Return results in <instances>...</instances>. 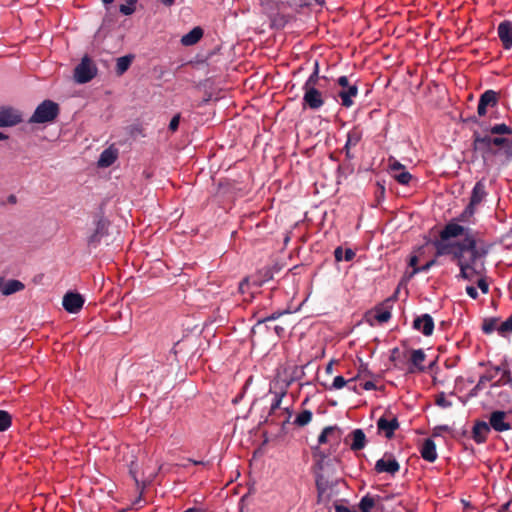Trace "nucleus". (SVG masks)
<instances>
[{
    "mask_svg": "<svg viewBox=\"0 0 512 512\" xmlns=\"http://www.w3.org/2000/svg\"><path fill=\"white\" fill-rule=\"evenodd\" d=\"M479 232L470 227L449 221L441 229L439 239L432 241L436 250V257L446 256L448 248L455 250V256L459 257L468 254L470 263H477L478 260L485 258L492 248V244L477 238Z\"/></svg>",
    "mask_w": 512,
    "mask_h": 512,
    "instance_id": "obj_1",
    "label": "nucleus"
},
{
    "mask_svg": "<svg viewBox=\"0 0 512 512\" xmlns=\"http://www.w3.org/2000/svg\"><path fill=\"white\" fill-rule=\"evenodd\" d=\"M484 133L475 134L473 152L478 153L484 163L499 159L502 163L512 161V127L502 122L485 124Z\"/></svg>",
    "mask_w": 512,
    "mask_h": 512,
    "instance_id": "obj_2",
    "label": "nucleus"
},
{
    "mask_svg": "<svg viewBox=\"0 0 512 512\" xmlns=\"http://www.w3.org/2000/svg\"><path fill=\"white\" fill-rule=\"evenodd\" d=\"M340 462L337 456H334L331 461L328 462H323V460L315 461V484L319 495L324 494L327 490L332 489L339 483L340 477L337 473V466Z\"/></svg>",
    "mask_w": 512,
    "mask_h": 512,
    "instance_id": "obj_3",
    "label": "nucleus"
},
{
    "mask_svg": "<svg viewBox=\"0 0 512 512\" xmlns=\"http://www.w3.org/2000/svg\"><path fill=\"white\" fill-rule=\"evenodd\" d=\"M111 222L103 215V213H97L94 216L93 228L87 235V245L89 248H97L102 242L109 244L110 233L109 229Z\"/></svg>",
    "mask_w": 512,
    "mask_h": 512,
    "instance_id": "obj_4",
    "label": "nucleus"
},
{
    "mask_svg": "<svg viewBox=\"0 0 512 512\" xmlns=\"http://www.w3.org/2000/svg\"><path fill=\"white\" fill-rule=\"evenodd\" d=\"M60 107L58 103L46 99L42 101L35 109L28 120L29 124L52 123L59 115Z\"/></svg>",
    "mask_w": 512,
    "mask_h": 512,
    "instance_id": "obj_5",
    "label": "nucleus"
},
{
    "mask_svg": "<svg viewBox=\"0 0 512 512\" xmlns=\"http://www.w3.org/2000/svg\"><path fill=\"white\" fill-rule=\"evenodd\" d=\"M303 109H310L313 111L319 110L325 103L324 97L318 86L303 85Z\"/></svg>",
    "mask_w": 512,
    "mask_h": 512,
    "instance_id": "obj_6",
    "label": "nucleus"
},
{
    "mask_svg": "<svg viewBox=\"0 0 512 512\" xmlns=\"http://www.w3.org/2000/svg\"><path fill=\"white\" fill-rule=\"evenodd\" d=\"M97 71L96 65L85 55L74 69V79L79 84L88 83L97 75Z\"/></svg>",
    "mask_w": 512,
    "mask_h": 512,
    "instance_id": "obj_7",
    "label": "nucleus"
},
{
    "mask_svg": "<svg viewBox=\"0 0 512 512\" xmlns=\"http://www.w3.org/2000/svg\"><path fill=\"white\" fill-rule=\"evenodd\" d=\"M500 101L499 92L488 89L480 94L477 105V114L479 117H486L488 113L497 109Z\"/></svg>",
    "mask_w": 512,
    "mask_h": 512,
    "instance_id": "obj_8",
    "label": "nucleus"
},
{
    "mask_svg": "<svg viewBox=\"0 0 512 512\" xmlns=\"http://www.w3.org/2000/svg\"><path fill=\"white\" fill-rule=\"evenodd\" d=\"M446 255L451 256L452 261L456 263L459 267V275L458 277L467 281H472L475 275L479 274V271L476 269L475 263H470V260L466 259L463 255L459 257L455 256V250L452 248H448Z\"/></svg>",
    "mask_w": 512,
    "mask_h": 512,
    "instance_id": "obj_9",
    "label": "nucleus"
},
{
    "mask_svg": "<svg viewBox=\"0 0 512 512\" xmlns=\"http://www.w3.org/2000/svg\"><path fill=\"white\" fill-rule=\"evenodd\" d=\"M23 121V113L19 109L7 105L0 106V128L14 127Z\"/></svg>",
    "mask_w": 512,
    "mask_h": 512,
    "instance_id": "obj_10",
    "label": "nucleus"
},
{
    "mask_svg": "<svg viewBox=\"0 0 512 512\" xmlns=\"http://www.w3.org/2000/svg\"><path fill=\"white\" fill-rule=\"evenodd\" d=\"M374 470L377 473H388L394 476L400 470V464L391 453H385L384 456L376 461Z\"/></svg>",
    "mask_w": 512,
    "mask_h": 512,
    "instance_id": "obj_11",
    "label": "nucleus"
},
{
    "mask_svg": "<svg viewBox=\"0 0 512 512\" xmlns=\"http://www.w3.org/2000/svg\"><path fill=\"white\" fill-rule=\"evenodd\" d=\"M410 359L409 366L407 369V374H415V373H424L426 372V366L423 365V362L426 359V354L423 349H410Z\"/></svg>",
    "mask_w": 512,
    "mask_h": 512,
    "instance_id": "obj_12",
    "label": "nucleus"
},
{
    "mask_svg": "<svg viewBox=\"0 0 512 512\" xmlns=\"http://www.w3.org/2000/svg\"><path fill=\"white\" fill-rule=\"evenodd\" d=\"M84 302L85 299L80 293L68 291L63 296L62 305L68 313L76 314L82 309Z\"/></svg>",
    "mask_w": 512,
    "mask_h": 512,
    "instance_id": "obj_13",
    "label": "nucleus"
},
{
    "mask_svg": "<svg viewBox=\"0 0 512 512\" xmlns=\"http://www.w3.org/2000/svg\"><path fill=\"white\" fill-rule=\"evenodd\" d=\"M341 436L342 431L337 425L327 426L321 431L320 435L318 436L317 446L319 447V445L326 444L329 442L331 446L337 447L340 444Z\"/></svg>",
    "mask_w": 512,
    "mask_h": 512,
    "instance_id": "obj_14",
    "label": "nucleus"
},
{
    "mask_svg": "<svg viewBox=\"0 0 512 512\" xmlns=\"http://www.w3.org/2000/svg\"><path fill=\"white\" fill-rule=\"evenodd\" d=\"M363 137V132L358 126H354L347 133V140L341 152H344L346 160L350 161L355 158V155L351 152V148L358 145Z\"/></svg>",
    "mask_w": 512,
    "mask_h": 512,
    "instance_id": "obj_15",
    "label": "nucleus"
},
{
    "mask_svg": "<svg viewBox=\"0 0 512 512\" xmlns=\"http://www.w3.org/2000/svg\"><path fill=\"white\" fill-rule=\"evenodd\" d=\"M434 327V320L428 313L417 316L412 323V328L420 331L424 336H431L433 334Z\"/></svg>",
    "mask_w": 512,
    "mask_h": 512,
    "instance_id": "obj_16",
    "label": "nucleus"
},
{
    "mask_svg": "<svg viewBox=\"0 0 512 512\" xmlns=\"http://www.w3.org/2000/svg\"><path fill=\"white\" fill-rule=\"evenodd\" d=\"M507 413L502 410H495L489 415V426L490 430L493 429L496 432H504L511 429L510 423L506 421Z\"/></svg>",
    "mask_w": 512,
    "mask_h": 512,
    "instance_id": "obj_17",
    "label": "nucleus"
},
{
    "mask_svg": "<svg viewBox=\"0 0 512 512\" xmlns=\"http://www.w3.org/2000/svg\"><path fill=\"white\" fill-rule=\"evenodd\" d=\"M487 195L484 180L477 181L472 188L468 205L476 209L486 199Z\"/></svg>",
    "mask_w": 512,
    "mask_h": 512,
    "instance_id": "obj_18",
    "label": "nucleus"
},
{
    "mask_svg": "<svg viewBox=\"0 0 512 512\" xmlns=\"http://www.w3.org/2000/svg\"><path fill=\"white\" fill-rule=\"evenodd\" d=\"M498 37L502 42L503 48L509 50L512 48V22L510 20L502 21L497 28Z\"/></svg>",
    "mask_w": 512,
    "mask_h": 512,
    "instance_id": "obj_19",
    "label": "nucleus"
},
{
    "mask_svg": "<svg viewBox=\"0 0 512 512\" xmlns=\"http://www.w3.org/2000/svg\"><path fill=\"white\" fill-rule=\"evenodd\" d=\"M489 433H490L489 424L482 420H476L473 425V428H472L471 438L477 444H482V443L486 442Z\"/></svg>",
    "mask_w": 512,
    "mask_h": 512,
    "instance_id": "obj_20",
    "label": "nucleus"
},
{
    "mask_svg": "<svg viewBox=\"0 0 512 512\" xmlns=\"http://www.w3.org/2000/svg\"><path fill=\"white\" fill-rule=\"evenodd\" d=\"M358 95V86L355 83H351L346 88H342L338 93L337 96L341 100V105L345 108H349L354 105V100Z\"/></svg>",
    "mask_w": 512,
    "mask_h": 512,
    "instance_id": "obj_21",
    "label": "nucleus"
},
{
    "mask_svg": "<svg viewBox=\"0 0 512 512\" xmlns=\"http://www.w3.org/2000/svg\"><path fill=\"white\" fill-rule=\"evenodd\" d=\"M377 428L380 432H384L387 439H391L394 436L395 430L399 428V422L396 417L391 420L380 417L377 421Z\"/></svg>",
    "mask_w": 512,
    "mask_h": 512,
    "instance_id": "obj_22",
    "label": "nucleus"
},
{
    "mask_svg": "<svg viewBox=\"0 0 512 512\" xmlns=\"http://www.w3.org/2000/svg\"><path fill=\"white\" fill-rule=\"evenodd\" d=\"M482 117H479L478 114L477 115H472V116H469L467 118H463L461 117V121L463 123H466V124H475L477 125V129H474L472 130V143H471V147L473 148V144L475 143V134L476 133H484V130H485V124L486 125H493L494 123H491V121H486L484 119H481Z\"/></svg>",
    "mask_w": 512,
    "mask_h": 512,
    "instance_id": "obj_23",
    "label": "nucleus"
},
{
    "mask_svg": "<svg viewBox=\"0 0 512 512\" xmlns=\"http://www.w3.org/2000/svg\"><path fill=\"white\" fill-rule=\"evenodd\" d=\"M395 298H396V295L386 299L385 302L382 303L381 305L376 306L374 317L379 323H385V322L389 321V319L391 318L392 306L389 304L392 301H394Z\"/></svg>",
    "mask_w": 512,
    "mask_h": 512,
    "instance_id": "obj_24",
    "label": "nucleus"
},
{
    "mask_svg": "<svg viewBox=\"0 0 512 512\" xmlns=\"http://www.w3.org/2000/svg\"><path fill=\"white\" fill-rule=\"evenodd\" d=\"M420 454L424 460L430 463L436 461L438 456L436 451V444L431 438H427L423 441L420 448Z\"/></svg>",
    "mask_w": 512,
    "mask_h": 512,
    "instance_id": "obj_25",
    "label": "nucleus"
},
{
    "mask_svg": "<svg viewBox=\"0 0 512 512\" xmlns=\"http://www.w3.org/2000/svg\"><path fill=\"white\" fill-rule=\"evenodd\" d=\"M204 35V30L200 26L194 27L188 33L181 37V44L183 46H193L198 43Z\"/></svg>",
    "mask_w": 512,
    "mask_h": 512,
    "instance_id": "obj_26",
    "label": "nucleus"
},
{
    "mask_svg": "<svg viewBox=\"0 0 512 512\" xmlns=\"http://www.w3.org/2000/svg\"><path fill=\"white\" fill-rule=\"evenodd\" d=\"M352 443L350 445L351 450L359 451L362 450L366 445V435L362 429L353 430L350 435Z\"/></svg>",
    "mask_w": 512,
    "mask_h": 512,
    "instance_id": "obj_27",
    "label": "nucleus"
},
{
    "mask_svg": "<svg viewBox=\"0 0 512 512\" xmlns=\"http://www.w3.org/2000/svg\"><path fill=\"white\" fill-rule=\"evenodd\" d=\"M118 153L117 150L112 148H107L100 154L98 159V166L102 168H107L111 166L117 159Z\"/></svg>",
    "mask_w": 512,
    "mask_h": 512,
    "instance_id": "obj_28",
    "label": "nucleus"
},
{
    "mask_svg": "<svg viewBox=\"0 0 512 512\" xmlns=\"http://www.w3.org/2000/svg\"><path fill=\"white\" fill-rule=\"evenodd\" d=\"M2 294L5 296L12 295L16 292H19L25 288V285L16 279H11L7 281L4 285L2 284Z\"/></svg>",
    "mask_w": 512,
    "mask_h": 512,
    "instance_id": "obj_29",
    "label": "nucleus"
},
{
    "mask_svg": "<svg viewBox=\"0 0 512 512\" xmlns=\"http://www.w3.org/2000/svg\"><path fill=\"white\" fill-rule=\"evenodd\" d=\"M135 56L133 54H127L119 57L116 63V74L118 76L123 75L131 66Z\"/></svg>",
    "mask_w": 512,
    "mask_h": 512,
    "instance_id": "obj_30",
    "label": "nucleus"
},
{
    "mask_svg": "<svg viewBox=\"0 0 512 512\" xmlns=\"http://www.w3.org/2000/svg\"><path fill=\"white\" fill-rule=\"evenodd\" d=\"M476 212V209L471 207L470 205H467L464 210L454 219L451 221L459 224V223H472L471 219L473 218L474 214Z\"/></svg>",
    "mask_w": 512,
    "mask_h": 512,
    "instance_id": "obj_31",
    "label": "nucleus"
},
{
    "mask_svg": "<svg viewBox=\"0 0 512 512\" xmlns=\"http://www.w3.org/2000/svg\"><path fill=\"white\" fill-rule=\"evenodd\" d=\"M313 457L316 460H323V462L331 461L333 457H331L332 453L335 451L334 446L330 445L328 450L320 449V447L316 446L312 449Z\"/></svg>",
    "mask_w": 512,
    "mask_h": 512,
    "instance_id": "obj_32",
    "label": "nucleus"
},
{
    "mask_svg": "<svg viewBox=\"0 0 512 512\" xmlns=\"http://www.w3.org/2000/svg\"><path fill=\"white\" fill-rule=\"evenodd\" d=\"M319 71H320L319 70V62L316 60L314 62L313 71L310 74V76L308 77V79L305 81L304 85L320 86L319 85L320 79H326V77L325 76H320Z\"/></svg>",
    "mask_w": 512,
    "mask_h": 512,
    "instance_id": "obj_33",
    "label": "nucleus"
},
{
    "mask_svg": "<svg viewBox=\"0 0 512 512\" xmlns=\"http://www.w3.org/2000/svg\"><path fill=\"white\" fill-rule=\"evenodd\" d=\"M312 416L313 414L310 410H303L296 416L294 424L298 427H304L311 422Z\"/></svg>",
    "mask_w": 512,
    "mask_h": 512,
    "instance_id": "obj_34",
    "label": "nucleus"
},
{
    "mask_svg": "<svg viewBox=\"0 0 512 512\" xmlns=\"http://www.w3.org/2000/svg\"><path fill=\"white\" fill-rule=\"evenodd\" d=\"M374 505V498L370 494H366L361 498L358 507L361 512H371V509L374 507Z\"/></svg>",
    "mask_w": 512,
    "mask_h": 512,
    "instance_id": "obj_35",
    "label": "nucleus"
},
{
    "mask_svg": "<svg viewBox=\"0 0 512 512\" xmlns=\"http://www.w3.org/2000/svg\"><path fill=\"white\" fill-rule=\"evenodd\" d=\"M493 375L484 374L480 376L478 383L472 388L469 392V397H476L479 391L483 388L486 382H489L493 379Z\"/></svg>",
    "mask_w": 512,
    "mask_h": 512,
    "instance_id": "obj_36",
    "label": "nucleus"
},
{
    "mask_svg": "<svg viewBox=\"0 0 512 512\" xmlns=\"http://www.w3.org/2000/svg\"><path fill=\"white\" fill-rule=\"evenodd\" d=\"M498 321H499V318H497V317H490V318L484 319V321L482 323V331H483V333L491 334L492 332L497 330V328H498L497 327Z\"/></svg>",
    "mask_w": 512,
    "mask_h": 512,
    "instance_id": "obj_37",
    "label": "nucleus"
},
{
    "mask_svg": "<svg viewBox=\"0 0 512 512\" xmlns=\"http://www.w3.org/2000/svg\"><path fill=\"white\" fill-rule=\"evenodd\" d=\"M442 432H447L454 439H458V433L448 425H438L433 428L432 436L439 437Z\"/></svg>",
    "mask_w": 512,
    "mask_h": 512,
    "instance_id": "obj_38",
    "label": "nucleus"
},
{
    "mask_svg": "<svg viewBox=\"0 0 512 512\" xmlns=\"http://www.w3.org/2000/svg\"><path fill=\"white\" fill-rule=\"evenodd\" d=\"M393 178L401 185H408L413 176L406 169L403 171L392 174Z\"/></svg>",
    "mask_w": 512,
    "mask_h": 512,
    "instance_id": "obj_39",
    "label": "nucleus"
},
{
    "mask_svg": "<svg viewBox=\"0 0 512 512\" xmlns=\"http://www.w3.org/2000/svg\"><path fill=\"white\" fill-rule=\"evenodd\" d=\"M12 424V417L9 412L0 410V432H4L10 428Z\"/></svg>",
    "mask_w": 512,
    "mask_h": 512,
    "instance_id": "obj_40",
    "label": "nucleus"
},
{
    "mask_svg": "<svg viewBox=\"0 0 512 512\" xmlns=\"http://www.w3.org/2000/svg\"><path fill=\"white\" fill-rule=\"evenodd\" d=\"M286 395V390L281 392H274V398L271 403L269 410V416L273 415L274 412L280 408L283 397Z\"/></svg>",
    "mask_w": 512,
    "mask_h": 512,
    "instance_id": "obj_41",
    "label": "nucleus"
},
{
    "mask_svg": "<svg viewBox=\"0 0 512 512\" xmlns=\"http://www.w3.org/2000/svg\"><path fill=\"white\" fill-rule=\"evenodd\" d=\"M355 381V378H351L349 380H345V378L341 375L336 376L333 380L331 386L328 387L329 390H338L346 386L347 384Z\"/></svg>",
    "mask_w": 512,
    "mask_h": 512,
    "instance_id": "obj_42",
    "label": "nucleus"
},
{
    "mask_svg": "<svg viewBox=\"0 0 512 512\" xmlns=\"http://www.w3.org/2000/svg\"><path fill=\"white\" fill-rule=\"evenodd\" d=\"M138 0H126V4L119 6V12L125 16H129L135 12V5Z\"/></svg>",
    "mask_w": 512,
    "mask_h": 512,
    "instance_id": "obj_43",
    "label": "nucleus"
},
{
    "mask_svg": "<svg viewBox=\"0 0 512 512\" xmlns=\"http://www.w3.org/2000/svg\"><path fill=\"white\" fill-rule=\"evenodd\" d=\"M354 172L353 165L347 160V162H344L340 164L337 168V176H344L347 177L348 175H351Z\"/></svg>",
    "mask_w": 512,
    "mask_h": 512,
    "instance_id": "obj_44",
    "label": "nucleus"
},
{
    "mask_svg": "<svg viewBox=\"0 0 512 512\" xmlns=\"http://www.w3.org/2000/svg\"><path fill=\"white\" fill-rule=\"evenodd\" d=\"M436 263H437V260L434 258V259L429 260L428 262H426L424 265H422L420 267H415L410 272L409 277L411 278L420 272H428L431 269V267L436 265Z\"/></svg>",
    "mask_w": 512,
    "mask_h": 512,
    "instance_id": "obj_45",
    "label": "nucleus"
},
{
    "mask_svg": "<svg viewBox=\"0 0 512 512\" xmlns=\"http://www.w3.org/2000/svg\"><path fill=\"white\" fill-rule=\"evenodd\" d=\"M497 331L500 335L512 332V315L498 326Z\"/></svg>",
    "mask_w": 512,
    "mask_h": 512,
    "instance_id": "obj_46",
    "label": "nucleus"
},
{
    "mask_svg": "<svg viewBox=\"0 0 512 512\" xmlns=\"http://www.w3.org/2000/svg\"><path fill=\"white\" fill-rule=\"evenodd\" d=\"M435 403L437 406L441 407V408H449L452 406V402L451 401H448L446 400V397H445V393L444 392H440L437 396H436V400H435Z\"/></svg>",
    "mask_w": 512,
    "mask_h": 512,
    "instance_id": "obj_47",
    "label": "nucleus"
},
{
    "mask_svg": "<svg viewBox=\"0 0 512 512\" xmlns=\"http://www.w3.org/2000/svg\"><path fill=\"white\" fill-rule=\"evenodd\" d=\"M363 375L368 377H374V374L368 369V364L361 362L358 368V374L354 378L356 380Z\"/></svg>",
    "mask_w": 512,
    "mask_h": 512,
    "instance_id": "obj_48",
    "label": "nucleus"
},
{
    "mask_svg": "<svg viewBox=\"0 0 512 512\" xmlns=\"http://www.w3.org/2000/svg\"><path fill=\"white\" fill-rule=\"evenodd\" d=\"M389 169L394 174L405 169V166L396 159H390Z\"/></svg>",
    "mask_w": 512,
    "mask_h": 512,
    "instance_id": "obj_49",
    "label": "nucleus"
},
{
    "mask_svg": "<svg viewBox=\"0 0 512 512\" xmlns=\"http://www.w3.org/2000/svg\"><path fill=\"white\" fill-rule=\"evenodd\" d=\"M181 115L180 113L174 115L172 119L170 120L168 129L171 132H176L178 130L179 124H180Z\"/></svg>",
    "mask_w": 512,
    "mask_h": 512,
    "instance_id": "obj_50",
    "label": "nucleus"
},
{
    "mask_svg": "<svg viewBox=\"0 0 512 512\" xmlns=\"http://www.w3.org/2000/svg\"><path fill=\"white\" fill-rule=\"evenodd\" d=\"M282 314H283V312H279V311L278 312H274V313H272L269 316H266L264 318L259 319L255 326L261 325V324H263L265 322H268V321H274V320L278 319Z\"/></svg>",
    "mask_w": 512,
    "mask_h": 512,
    "instance_id": "obj_51",
    "label": "nucleus"
},
{
    "mask_svg": "<svg viewBox=\"0 0 512 512\" xmlns=\"http://www.w3.org/2000/svg\"><path fill=\"white\" fill-rule=\"evenodd\" d=\"M476 284L483 294H487L489 292V284L485 278H479Z\"/></svg>",
    "mask_w": 512,
    "mask_h": 512,
    "instance_id": "obj_52",
    "label": "nucleus"
},
{
    "mask_svg": "<svg viewBox=\"0 0 512 512\" xmlns=\"http://www.w3.org/2000/svg\"><path fill=\"white\" fill-rule=\"evenodd\" d=\"M130 135L132 137H136L138 135L145 136L143 133V127L139 124H134L130 126Z\"/></svg>",
    "mask_w": 512,
    "mask_h": 512,
    "instance_id": "obj_53",
    "label": "nucleus"
},
{
    "mask_svg": "<svg viewBox=\"0 0 512 512\" xmlns=\"http://www.w3.org/2000/svg\"><path fill=\"white\" fill-rule=\"evenodd\" d=\"M250 289V282L248 278H244L240 283L238 290L241 294L248 293Z\"/></svg>",
    "mask_w": 512,
    "mask_h": 512,
    "instance_id": "obj_54",
    "label": "nucleus"
},
{
    "mask_svg": "<svg viewBox=\"0 0 512 512\" xmlns=\"http://www.w3.org/2000/svg\"><path fill=\"white\" fill-rule=\"evenodd\" d=\"M356 253L354 250H352L351 248H347L345 249L344 251V255H343V258H344V261H352L355 257Z\"/></svg>",
    "mask_w": 512,
    "mask_h": 512,
    "instance_id": "obj_55",
    "label": "nucleus"
},
{
    "mask_svg": "<svg viewBox=\"0 0 512 512\" xmlns=\"http://www.w3.org/2000/svg\"><path fill=\"white\" fill-rule=\"evenodd\" d=\"M343 255H344V250L341 246H338L336 247V249L334 250V257H335V260L337 262H341L344 260L343 258Z\"/></svg>",
    "mask_w": 512,
    "mask_h": 512,
    "instance_id": "obj_56",
    "label": "nucleus"
},
{
    "mask_svg": "<svg viewBox=\"0 0 512 512\" xmlns=\"http://www.w3.org/2000/svg\"><path fill=\"white\" fill-rule=\"evenodd\" d=\"M336 83L342 88H346L348 85H350V81H349V78L347 76H340L337 80H336Z\"/></svg>",
    "mask_w": 512,
    "mask_h": 512,
    "instance_id": "obj_57",
    "label": "nucleus"
},
{
    "mask_svg": "<svg viewBox=\"0 0 512 512\" xmlns=\"http://www.w3.org/2000/svg\"><path fill=\"white\" fill-rule=\"evenodd\" d=\"M488 114L489 117L487 121H491V123H495L494 121L500 119V113L498 112V108L491 110Z\"/></svg>",
    "mask_w": 512,
    "mask_h": 512,
    "instance_id": "obj_58",
    "label": "nucleus"
},
{
    "mask_svg": "<svg viewBox=\"0 0 512 512\" xmlns=\"http://www.w3.org/2000/svg\"><path fill=\"white\" fill-rule=\"evenodd\" d=\"M498 512H512V500L507 501L506 503L502 504Z\"/></svg>",
    "mask_w": 512,
    "mask_h": 512,
    "instance_id": "obj_59",
    "label": "nucleus"
},
{
    "mask_svg": "<svg viewBox=\"0 0 512 512\" xmlns=\"http://www.w3.org/2000/svg\"><path fill=\"white\" fill-rule=\"evenodd\" d=\"M466 293L472 298L477 299L478 298V291L474 286H467L466 287Z\"/></svg>",
    "mask_w": 512,
    "mask_h": 512,
    "instance_id": "obj_60",
    "label": "nucleus"
},
{
    "mask_svg": "<svg viewBox=\"0 0 512 512\" xmlns=\"http://www.w3.org/2000/svg\"><path fill=\"white\" fill-rule=\"evenodd\" d=\"M136 468H137L136 463L135 462H131V464L129 466V473L132 476V478L135 480V482L138 484V479H137V476H136Z\"/></svg>",
    "mask_w": 512,
    "mask_h": 512,
    "instance_id": "obj_61",
    "label": "nucleus"
},
{
    "mask_svg": "<svg viewBox=\"0 0 512 512\" xmlns=\"http://www.w3.org/2000/svg\"><path fill=\"white\" fill-rule=\"evenodd\" d=\"M399 353H400L399 348L398 347H394L391 350V354H390V357H389L390 361L395 363L397 361V359H398Z\"/></svg>",
    "mask_w": 512,
    "mask_h": 512,
    "instance_id": "obj_62",
    "label": "nucleus"
},
{
    "mask_svg": "<svg viewBox=\"0 0 512 512\" xmlns=\"http://www.w3.org/2000/svg\"><path fill=\"white\" fill-rule=\"evenodd\" d=\"M335 512H356V511L353 510V509H350L347 506H344V505H341V504H336L335 505Z\"/></svg>",
    "mask_w": 512,
    "mask_h": 512,
    "instance_id": "obj_63",
    "label": "nucleus"
},
{
    "mask_svg": "<svg viewBox=\"0 0 512 512\" xmlns=\"http://www.w3.org/2000/svg\"><path fill=\"white\" fill-rule=\"evenodd\" d=\"M362 388L364 390H376L377 389V386L375 385V383L373 381H366L365 383L362 384Z\"/></svg>",
    "mask_w": 512,
    "mask_h": 512,
    "instance_id": "obj_64",
    "label": "nucleus"
}]
</instances>
